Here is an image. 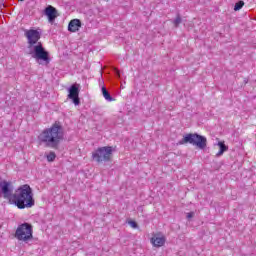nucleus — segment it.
Masks as SVG:
<instances>
[{
    "label": "nucleus",
    "mask_w": 256,
    "mask_h": 256,
    "mask_svg": "<svg viewBox=\"0 0 256 256\" xmlns=\"http://www.w3.org/2000/svg\"><path fill=\"white\" fill-rule=\"evenodd\" d=\"M217 145L220 150L216 154V157H221V155H223V153H225V151H229V146L225 145V141H220V142H218Z\"/></svg>",
    "instance_id": "nucleus-12"
},
{
    "label": "nucleus",
    "mask_w": 256,
    "mask_h": 256,
    "mask_svg": "<svg viewBox=\"0 0 256 256\" xmlns=\"http://www.w3.org/2000/svg\"><path fill=\"white\" fill-rule=\"evenodd\" d=\"M12 205L18 209H31L35 206V198H33V189L29 184H24L15 191L10 201Z\"/></svg>",
    "instance_id": "nucleus-3"
},
{
    "label": "nucleus",
    "mask_w": 256,
    "mask_h": 256,
    "mask_svg": "<svg viewBox=\"0 0 256 256\" xmlns=\"http://www.w3.org/2000/svg\"><path fill=\"white\" fill-rule=\"evenodd\" d=\"M102 95L104 99H106V101H115V99H113V97L105 87H102Z\"/></svg>",
    "instance_id": "nucleus-13"
},
{
    "label": "nucleus",
    "mask_w": 256,
    "mask_h": 256,
    "mask_svg": "<svg viewBox=\"0 0 256 256\" xmlns=\"http://www.w3.org/2000/svg\"><path fill=\"white\" fill-rule=\"evenodd\" d=\"M113 157V147L104 146L92 152V159L96 163H109Z\"/></svg>",
    "instance_id": "nucleus-5"
},
{
    "label": "nucleus",
    "mask_w": 256,
    "mask_h": 256,
    "mask_svg": "<svg viewBox=\"0 0 256 256\" xmlns=\"http://www.w3.org/2000/svg\"><path fill=\"white\" fill-rule=\"evenodd\" d=\"M195 215V213L190 212L187 214V219H192V217Z\"/></svg>",
    "instance_id": "nucleus-18"
},
{
    "label": "nucleus",
    "mask_w": 256,
    "mask_h": 256,
    "mask_svg": "<svg viewBox=\"0 0 256 256\" xmlns=\"http://www.w3.org/2000/svg\"><path fill=\"white\" fill-rule=\"evenodd\" d=\"M27 39H28V49L30 51L28 52V55H32L33 59L39 63V65H49L51 62V58H49V52L45 50V47H43V44L39 42V39H41V33L37 30H28L25 33Z\"/></svg>",
    "instance_id": "nucleus-1"
},
{
    "label": "nucleus",
    "mask_w": 256,
    "mask_h": 256,
    "mask_svg": "<svg viewBox=\"0 0 256 256\" xmlns=\"http://www.w3.org/2000/svg\"><path fill=\"white\" fill-rule=\"evenodd\" d=\"M79 84H73L68 89V99H71L74 105H80L81 100L79 99Z\"/></svg>",
    "instance_id": "nucleus-8"
},
{
    "label": "nucleus",
    "mask_w": 256,
    "mask_h": 256,
    "mask_svg": "<svg viewBox=\"0 0 256 256\" xmlns=\"http://www.w3.org/2000/svg\"><path fill=\"white\" fill-rule=\"evenodd\" d=\"M244 5H245V2H243V0L238 1L234 6V11H241Z\"/></svg>",
    "instance_id": "nucleus-15"
},
{
    "label": "nucleus",
    "mask_w": 256,
    "mask_h": 256,
    "mask_svg": "<svg viewBox=\"0 0 256 256\" xmlns=\"http://www.w3.org/2000/svg\"><path fill=\"white\" fill-rule=\"evenodd\" d=\"M183 22V19L181 18V15L177 14L176 18L173 20L174 27H179L181 23Z\"/></svg>",
    "instance_id": "nucleus-14"
},
{
    "label": "nucleus",
    "mask_w": 256,
    "mask_h": 256,
    "mask_svg": "<svg viewBox=\"0 0 256 256\" xmlns=\"http://www.w3.org/2000/svg\"><path fill=\"white\" fill-rule=\"evenodd\" d=\"M79 27H81V20L73 19L68 24V31H70L71 33H75L79 31Z\"/></svg>",
    "instance_id": "nucleus-11"
},
{
    "label": "nucleus",
    "mask_w": 256,
    "mask_h": 256,
    "mask_svg": "<svg viewBox=\"0 0 256 256\" xmlns=\"http://www.w3.org/2000/svg\"><path fill=\"white\" fill-rule=\"evenodd\" d=\"M165 236L156 234L151 238V243L154 247H163L165 245Z\"/></svg>",
    "instance_id": "nucleus-10"
},
{
    "label": "nucleus",
    "mask_w": 256,
    "mask_h": 256,
    "mask_svg": "<svg viewBox=\"0 0 256 256\" xmlns=\"http://www.w3.org/2000/svg\"><path fill=\"white\" fill-rule=\"evenodd\" d=\"M57 158V154H55V152H50L48 155H47V161H49L50 163L55 161V159Z\"/></svg>",
    "instance_id": "nucleus-16"
},
{
    "label": "nucleus",
    "mask_w": 256,
    "mask_h": 256,
    "mask_svg": "<svg viewBox=\"0 0 256 256\" xmlns=\"http://www.w3.org/2000/svg\"><path fill=\"white\" fill-rule=\"evenodd\" d=\"M15 239L23 241V243H29L33 239V226L29 223H23L19 225L14 234Z\"/></svg>",
    "instance_id": "nucleus-6"
},
{
    "label": "nucleus",
    "mask_w": 256,
    "mask_h": 256,
    "mask_svg": "<svg viewBox=\"0 0 256 256\" xmlns=\"http://www.w3.org/2000/svg\"><path fill=\"white\" fill-rule=\"evenodd\" d=\"M1 195L11 203V199H13V184L11 182L0 180V197Z\"/></svg>",
    "instance_id": "nucleus-7"
},
{
    "label": "nucleus",
    "mask_w": 256,
    "mask_h": 256,
    "mask_svg": "<svg viewBox=\"0 0 256 256\" xmlns=\"http://www.w3.org/2000/svg\"><path fill=\"white\" fill-rule=\"evenodd\" d=\"M44 15L47 16L48 23L53 25V23H55V19L59 17V11H57V8L49 5L44 9Z\"/></svg>",
    "instance_id": "nucleus-9"
},
{
    "label": "nucleus",
    "mask_w": 256,
    "mask_h": 256,
    "mask_svg": "<svg viewBox=\"0 0 256 256\" xmlns=\"http://www.w3.org/2000/svg\"><path fill=\"white\" fill-rule=\"evenodd\" d=\"M129 223H130L131 227H133V229H137V227H138L137 222L130 221Z\"/></svg>",
    "instance_id": "nucleus-17"
},
{
    "label": "nucleus",
    "mask_w": 256,
    "mask_h": 256,
    "mask_svg": "<svg viewBox=\"0 0 256 256\" xmlns=\"http://www.w3.org/2000/svg\"><path fill=\"white\" fill-rule=\"evenodd\" d=\"M187 143L198 147V149H205L207 147V138L197 133H189L178 142V145H185Z\"/></svg>",
    "instance_id": "nucleus-4"
},
{
    "label": "nucleus",
    "mask_w": 256,
    "mask_h": 256,
    "mask_svg": "<svg viewBox=\"0 0 256 256\" xmlns=\"http://www.w3.org/2000/svg\"><path fill=\"white\" fill-rule=\"evenodd\" d=\"M20 1H25V0H20Z\"/></svg>",
    "instance_id": "nucleus-19"
},
{
    "label": "nucleus",
    "mask_w": 256,
    "mask_h": 256,
    "mask_svg": "<svg viewBox=\"0 0 256 256\" xmlns=\"http://www.w3.org/2000/svg\"><path fill=\"white\" fill-rule=\"evenodd\" d=\"M40 143L50 149H59L61 141L65 139V129L61 122H55L50 128H46L39 136Z\"/></svg>",
    "instance_id": "nucleus-2"
}]
</instances>
